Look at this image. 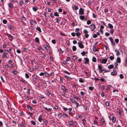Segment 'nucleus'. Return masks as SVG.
Returning a JSON list of instances; mask_svg holds the SVG:
<instances>
[{
  "label": "nucleus",
  "instance_id": "2eb2a0df",
  "mask_svg": "<svg viewBox=\"0 0 127 127\" xmlns=\"http://www.w3.org/2000/svg\"><path fill=\"white\" fill-rule=\"evenodd\" d=\"M42 115H40L38 118V120L40 123H41L42 122V121L43 120V119H42Z\"/></svg>",
  "mask_w": 127,
  "mask_h": 127
},
{
  "label": "nucleus",
  "instance_id": "13d9d810",
  "mask_svg": "<svg viewBox=\"0 0 127 127\" xmlns=\"http://www.w3.org/2000/svg\"><path fill=\"white\" fill-rule=\"evenodd\" d=\"M52 43L53 44H55L56 43V40L55 39H53L52 41Z\"/></svg>",
  "mask_w": 127,
  "mask_h": 127
},
{
  "label": "nucleus",
  "instance_id": "4be33fe9",
  "mask_svg": "<svg viewBox=\"0 0 127 127\" xmlns=\"http://www.w3.org/2000/svg\"><path fill=\"white\" fill-rule=\"evenodd\" d=\"M114 51L115 52H116V55L117 56H118L120 55V53L119 51H117L116 50H115Z\"/></svg>",
  "mask_w": 127,
  "mask_h": 127
},
{
  "label": "nucleus",
  "instance_id": "603ef678",
  "mask_svg": "<svg viewBox=\"0 0 127 127\" xmlns=\"http://www.w3.org/2000/svg\"><path fill=\"white\" fill-rule=\"evenodd\" d=\"M81 54L83 56H84L85 55V52L83 51V52L81 53Z\"/></svg>",
  "mask_w": 127,
  "mask_h": 127
},
{
  "label": "nucleus",
  "instance_id": "4468645a",
  "mask_svg": "<svg viewBox=\"0 0 127 127\" xmlns=\"http://www.w3.org/2000/svg\"><path fill=\"white\" fill-rule=\"evenodd\" d=\"M98 43V42H97L96 43V44L93 47V51L94 52H95L97 51H98V50H97L96 49V43Z\"/></svg>",
  "mask_w": 127,
  "mask_h": 127
},
{
  "label": "nucleus",
  "instance_id": "423d86ee",
  "mask_svg": "<svg viewBox=\"0 0 127 127\" xmlns=\"http://www.w3.org/2000/svg\"><path fill=\"white\" fill-rule=\"evenodd\" d=\"M78 46L80 48L82 49L84 48V46L83 45V43L82 41H80L77 43Z\"/></svg>",
  "mask_w": 127,
  "mask_h": 127
},
{
  "label": "nucleus",
  "instance_id": "e2e57ef3",
  "mask_svg": "<svg viewBox=\"0 0 127 127\" xmlns=\"http://www.w3.org/2000/svg\"><path fill=\"white\" fill-rule=\"evenodd\" d=\"M105 104L106 105V106H108L109 105V104L107 101H106L105 103Z\"/></svg>",
  "mask_w": 127,
  "mask_h": 127
},
{
  "label": "nucleus",
  "instance_id": "f3484780",
  "mask_svg": "<svg viewBox=\"0 0 127 127\" xmlns=\"http://www.w3.org/2000/svg\"><path fill=\"white\" fill-rule=\"evenodd\" d=\"M7 34L8 37H9H9H10V38H9L10 39L12 40L13 39V38L12 37V36L10 34L8 33H7Z\"/></svg>",
  "mask_w": 127,
  "mask_h": 127
},
{
  "label": "nucleus",
  "instance_id": "de8ad7c7",
  "mask_svg": "<svg viewBox=\"0 0 127 127\" xmlns=\"http://www.w3.org/2000/svg\"><path fill=\"white\" fill-rule=\"evenodd\" d=\"M77 57L76 56H73V59L74 60H77Z\"/></svg>",
  "mask_w": 127,
  "mask_h": 127
},
{
  "label": "nucleus",
  "instance_id": "09e8293b",
  "mask_svg": "<svg viewBox=\"0 0 127 127\" xmlns=\"http://www.w3.org/2000/svg\"><path fill=\"white\" fill-rule=\"evenodd\" d=\"M3 23L4 24H6L7 23V21L5 19H4L2 21Z\"/></svg>",
  "mask_w": 127,
  "mask_h": 127
},
{
  "label": "nucleus",
  "instance_id": "f8f14e48",
  "mask_svg": "<svg viewBox=\"0 0 127 127\" xmlns=\"http://www.w3.org/2000/svg\"><path fill=\"white\" fill-rule=\"evenodd\" d=\"M109 40L110 41L112 44L113 45H115V43L112 38L111 37H110L109 38Z\"/></svg>",
  "mask_w": 127,
  "mask_h": 127
},
{
  "label": "nucleus",
  "instance_id": "6e6d98bb",
  "mask_svg": "<svg viewBox=\"0 0 127 127\" xmlns=\"http://www.w3.org/2000/svg\"><path fill=\"white\" fill-rule=\"evenodd\" d=\"M8 52V50H6L3 52V54H7Z\"/></svg>",
  "mask_w": 127,
  "mask_h": 127
},
{
  "label": "nucleus",
  "instance_id": "f257e3e1",
  "mask_svg": "<svg viewBox=\"0 0 127 127\" xmlns=\"http://www.w3.org/2000/svg\"><path fill=\"white\" fill-rule=\"evenodd\" d=\"M75 33L72 32L71 33V35L73 37H75V35L79 38L81 35V33L80 32V29L78 28H76L75 30Z\"/></svg>",
  "mask_w": 127,
  "mask_h": 127
},
{
  "label": "nucleus",
  "instance_id": "a878e982",
  "mask_svg": "<svg viewBox=\"0 0 127 127\" xmlns=\"http://www.w3.org/2000/svg\"><path fill=\"white\" fill-rule=\"evenodd\" d=\"M79 81L80 82L82 83L84 82L85 80L83 78H81L79 79Z\"/></svg>",
  "mask_w": 127,
  "mask_h": 127
},
{
  "label": "nucleus",
  "instance_id": "49530a36",
  "mask_svg": "<svg viewBox=\"0 0 127 127\" xmlns=\"http://www.w3.org/2000/svg\"><path fill=\"white\" fill-rule=\"evenodd\" d=\"M89 89L91 91H93V90L94 88L93 87H89Z\"/></svg>",
  "mask_w": 127,
  "mask_h": 127
},
{
  "label": "nucleus",
  "instance_id": "c9c22d12",
  "mask_svg": "<svg viewBox=\"0 0 127 127\" xmlns=\"http://www.w3.org/2000/svg\"><path fill=\"white\" fill-rule=\"evenodd\" d=\"M76 47L75 46H73L72 47V50L73 51H75L76 50Z\"/></svg>",
  "mask_w": 127,
  "mask_h": 127
},
{
  "label": "nucleus",
  "instance_id": "e433bc0d",
  "mask_svg": "<svg viewBox=\"0 0 127 127\" xmlns=\"http://www.w3.org/2000/svg\"><path fill=\"white\" fill-rule=\"evenodd\" d=\"M70 100L73 103H74L76 102L75 100L74 99L70 98Z\"/></svg>",
  "mask_w": 127,
  "mask_h": 127
},
{
  "label": "nucleus",
  "instance_id": "5701e85b",
  "mask_svg": "<svg viewBox=\"0 0 127 127\" xmlns=\"http://www.w3.org/2000/svg\"><path fill=\"white\" fill-rule=\"evenodd\" d=\"M44 74H45V77H49V74L46 72H44Z\"/></svg>",
  "mask_w": 127,
  "mask_h": 127
},
{
  "label": "nucleus",
  "instance_id": "f704fd0d",
  "mask_svg": "<svg viewBox=\"0 0 127 127\" xmlns=\"http://www.w3.org/2000/svg\"><path fill=\"white\" fill-rule=\"evenodd\" d=\"M43 121L45 124H47L48 123V121L46 119H43Z\"/></svg>",
  "mask_w": 127,
  "mask_h": 127
},
{
  "label": "nucleus",
  "instance_id": "2f4dec72",
  "mask_svg": "<svg viewBox=\"0 0 127 127\" xmlns=\"http://www.w3.org/2000/svg\"><path fill=\"white\" fill-rule=\"evenodd\" d=\"M79 18L82 20H83L85 19V17L84 16L81 15L80 16Z\"/></svg>",
  "mask_w": 127,
  "mask_h": 127
},
{
  "label": "nucleus",
  "instance_id": "79ce46f5",
  "mask_svg": "<svg viewBox=\"0 0 127 127\" xmlns=\"http://www.w3.org/2000/svg\"><path fill=\"white\" fill-rule=\"evenodd\" d=\"M91 23V21L90 20H88L87 21V24L88 25H89Z\"/></svg>",
  "mask_w": 127,
  "mask_h": 127
},
{
  "label": "nucleus",
  "instance_id": "58836bf2",
  "mask_svg": "<svg viewBox=\"0 0 127 127\" xmlns=\"http://www.w3.org/2000/svg\"><path fill=\"white\" fill-rule=\"evenodd\" d=\"M32 9L33 11L35 12H36L37 10V8L34 7H33Z\"/></svg>",
  "mask_w": 127,
  "mask_h": 127
},
{
  "label": "nucleus",
  "instance_id": "8fccbe9b",
  "mask_svg": "<svg viewBox=\"0 0 127 127\" xmlns=\"http://www.w3.org/2000/svg\"><path fill=\"white\" fill-rule=\"evenodd\" d=\"M42 96H39V99H44V97L43 96V95H42Z\"/></svg>",
  "mask_w": 127,
  "mask_h": 127
},
{
  "label": "nucleus",
  "instance_id": "7ed1b4c3",
  "mask_svg": "<svg viewBox=\"0 0 127 127\" xmlns=\"http://www.w3.org/2000/svg\"><path fill=\"white\" fill-rule=\"evenodd\" d=\"M109 118L110 120H112V122L113 123H114L116 120V119L115 117L113 116L112 114H110L109 117Z\"/></svg>",
  "mask_w": 127,
  "mask_h": 127
},
{
  "label": "nucleus",
  "instance_id": "4d7b16f0",
  "mask_svg": "<svg viewBox=\"0 0 127 127\" xmlns=\"http://www.w3.org/2000/svg\"><path fill=\"white\" fill-rule=\"evenodd\" d=\"M19 4L20 5L22 6L23 4V2L22 0H20L19 1Z\"/></svg>",
  "mask_w": 127,
  "mask_h": 127
},
{
  "label": "nucleus",
  "instance_id": "1a4fd4ad",
  "mask_svg": "<svg viewBox=\"0 0 127 127\" xmlns=\"http://www.w3.org/2000/svg\"><path fill=\"white\" fill-rule=\"evenodd\" d=\"M84 60L85 61L84 62V63L86 64H89V59L87 58H84Z\"/></svg>",
  "mask_w": 127,
  "mask_h": 127
},
{
  "label": "nucleus",
  "instance_id": "680f3d73",
  "mask_svg": "<svg viewBox=\"0 0 127 127\" xmlns=\"http://www.w3.org/2000/svg\"><path fill=\"white\" fill-rule=\"evenodd\" d=\"M54 14L55 16H59V15L57 13V12H55L54 13Z\"/></svg>",
  "mask_w": 127,
  "mask_h": 127
},
{
  "label": "nucleus",
  "instance_id": "39448f33",
  "mask_svg": "<svg viewBox=\"0 0 127 127\" xmlns=\"http://www.w3.org/2000/svg\"><path fill=\"white\" fill-rule=\"evenodd\" d=\"M102 66L101 65H98V68L99 70V71L100 73L104 71L105 70L102 69Z\"/></svg>",
  "mask_w": 127,
  "mask_h": 127
},
{
  "label": "nucleus",
  "instance_id": "0eeeda50",
  "mask_svg": "<svg viewBox=\"0 0 127 127\" xmlns=\"http://www.w3.org/2000/svg\"><path fill=\"white\" fill-rule=\"evenodd\" d=\"M89 27L91 29V30L93 31L94 30L95 28V26L94 24H92L90 25Z\"/></svg>",
  "mask_w": 127,
  "mask_h": 127
},
{
  "label": "nucleus",
  "instance_id": "cd10ccee",
  "mask_svg": "<svg viewBox=\"0 0 127 127\" xmlns=\"http://www.w3.org/2000/svg\"><path fill=\"white\" fill-rule=\"evenodd\" d=\"M27 109L30 110L31 111H32V107L29 105L27 106Z\"/></svg>",
  "mask_w": 127,
  "mask_h": 127
},
{
  "label": "nucleus",
  "instance_id": "774afa93",
  "mask_svg": "<svg viewBox=\"0 0 127 127\" xmlns=\"http://www.w3.org/2000/svg\"><path fill=\"white\" fill-rule=\"evenodd\" d=\"M5 67L7 70H8L9 68L8 66V65H5Z\"/></svg>",
  "mask_w": 127,
  "mask_h": 127
},
{
  "label": "nucleus",
  "instance_id": "c85d7f7f",
  "mask_svg": "<svg viewBox=\"0 0 127 127\" xmlns=\"http://www.w3.org/2000/svg\"><path fill=\"white\" fill-rule=\"evenodd\" d=\"M108 68L109 69H110L113 68H114V66L112 64L108 66Z\"/></svg>",
  "mask_w": 127,
  "mask_h": 127
},
{
  "label": "nucleus",
  "instance_id": "c756f323",
  "mask_svg": "<svg viewBox=\"0 0 127 127\" xmlns=\"http://www.w3.org/2000/svg\"><path fill=\"white\" fill-rule=\"evenodd\" d=\"M44 108L45 110H46L49 111H51L52 110V108H48L47 107H45Z\"/></svg>",
  "mask_w": 127,
  "mask_h": 127
},
{
  "label": "nucleus",
  "instance_id": "aec40b11",
  "mask_svg": "<svg viewBox=\"0 0 127 127\" xmlns=\"http://www.w3.org/2000/svg\"><path fill=\"white\" fill-rule=\"evenodd\" d=\"M116 62H117V63H121V59L120 57H118L117 58V59Z\"/></svg>",
  "mask_w": 127,
  "mask_h": 127
},
{
  "label": "nucleus",
  "instance_id": "37998d69",
  "mask_svg": "<svg viewBox=\"0 0 127 127\" xmlns=\"http://www.w3.org/2000/svg\"><path fill=\"white\" fill-rule=\"evenodd\" d=\"M109 58L111 60H113L114 59V57L113 56H110L109 57Z\"/></svg>",
  "mask_w": 127,
  "mask_h": 127
},
{
  "label": "nucleus",
  "instance_id": "dca6fc26",
  "mask_svg": "<svg viewBox=\"0 0 127 127\" xmlns=\"http://www.w3.org/2000/svg\"><path fill=\"white\" fill-rule=\"evenodd\" d=\"M44 48L46 49L47 50H48L49 49L50 47L49 46L46 44H45L44 45Z\"/></svg>",
  "mask_w": 127,
  "mask_h": 127
},
{
  "label": "nucleus",
  "instance_id": "20e7f679",
  "mask_svg": "<svg viewBox=\"0 0 127 127\" xmlns=\"http://www.w3.org/2000/svg\"><path fill=\"white\" fill-rule=\"evenodd\" d=\"M68 123L69 125L71 126L75 125V126H76L77 124V123L75 122H74L72 120L69 121Z\"/></svg>",
  "mask_w": 127,
  "mask_h": 127
},
{
  "label": "nucleus",
  "instance_id": "bf43d9fd",
  "mask_svg": "<svg viewBox=\"0 0 127 127\" xmlns=\"http://www.w3.org/2000/svg\"><path fill=\"white\" fill-rule=\"evenodd\" d=\"M105 35L106 36H108L110 35V34L109 33L106 32L105 33Z\"/></svg>",
  "mask_w": 127,
  "mask_h": 127
},
{
  "label": "nucleus",
  "instance_id": "a19ab883",
  "mask_svg": "<svg viewBox=\"0 0 127 127\" xmlns=\"http://www.w3.org/2000/svg\"><path fill=\"white\" fill-rule=\"evenodd\" d=\"M36 30H38V31H39L40 32H41V31L40 28L39 27H37L36 28Z\"/></svg>",
  "mask_w": 127,
  "mask_h": 127
},
{
  "label": "nucleus",
  "instance_id": "338daca9",
  "mask_svg": "<svg viewBox=\"0 0 127 127\" xmlns=\"http://www.w3.org/2000/svg\"><path fill=\"white\" fill-rule=\"evenodd\" d=\"M20 125L21 127H25V126L24 125V124L23 123H22L20 124Z\"/></svg>",
  "mask_w": 127,
  "mask_h": 127
},
{
  "label": "nucleus",
  "instance_id": "a18cd8bd",
  "mask_svg": "<svg viewBox=\"0 0 127 127\" xmlns=\"http://www.w3.org/2000/svg\"><path fill=\"white\" fill-rule=\"evenodd\" d=\"M31 123L34 125H36V123L35 122L33 121H31Z\"/></svg>",
  "mask_w": 127,
  "mask_h": 127
},
{
  "label": "nucleus",
  "instance_id": "4c0bfd02",
  "mask_svg": "<svg viewBox=\"0 0 127 127\" xmlns=\"http://www.w3.org/2000/svg\"><path fill=\"white\" fill-rule=\"evenodd\" d=\"M82 121H83V122L82 123V124H83L84 125L86 123V120L84 119L82 120Z\"/></svg>",
  "mask_w": 127,
  "mask_h": 127
},
{
  "label": "nucleus",
  "instance_id": "6e6552de",
  "mask_svg": "<svg viewBox=\"0 0 127 127\" xmlns=\"http://www.w3.org/2000/svg\"><path fill=\"white\" fill-rule=\"evenodd\" d=\"M84 14V9L81 8H80L79 10V14L80 15H83Z\"/></svg>",
  "mask_w": 127,
  "mask_h": 127
},
{
  "label": "nucleus",
  "instance_id": "f03ea898",
  "mask_svg": "<svg viewBox=\"0 0 127 127\" xmlns=\"http://www.w3.org/2000/svg\"><path fill=\"white\" fill-rule=\"evenodd\" d=\"M83 33L84 35V37H85L86 38H87L89 37V34H88L89 32L86 29L84 30Z\"/></svg>",
  "mask_w": 127,
  "mask_h": 127
},
{
  "label": "nucleus",
  "instance_id": "3c124183",
  "mask_svg": "<svg viewBox=\"0 0 127 127\" xmlns=\"http://www.w3.org/2000/svg\"><path fill=\"white\" fill-rule=\"evenodd\" d=\"M25 76L26 78L27 79H28L29 78V75L27 73H26L25 74Z\"/></svg>",
  "mask_w": 127,
  "mask_h": 127
},
{
  "label": "nucleus",
  "instance_id": "ea45409f",
  "mask_svg": "<svg viewBox=\"0 0 127 127\" xmlns=\"http://www.w3.org/2000/svg\"><path fill=\"white\" fill-rule=\"evenodd\" d=\"M94 124L95 125H97L98 126V122L96 120H95L94 121Z\"/></svg>",
  "mask_w": 127,
  "mask_h": 127
},
{
  "label": "nucleus",
  "instance_id": "bb28decb",
  "mask_svg": "<svg viewBox=\"0 0 127 127\" xmlns=\"http://www.w3.org/2000/svg\"><path fill=\"white\" fill-rule=\"evenodd\" d=\"M117 74V72L116 71H113L111 73V75H115Z\"/></svg>",
  "mask_w": 127,
  "mask_h": 127
},
{
  "label": "nucleus",
  "instance_id": "393cba45",
  "mask_svg": "<svg viewBox=\"0 0 127 127\" xmlns=\"http://www.w3.org/2000/svg\"><path fill=\"white\" fill-rule=\"evenodd\" d=\"M8 28L10 29L11 30H12L13 28V26L10 25H8Z\"/></svg>",
  "mask_w": 127,
  "mask_h": 127
},
{
  "label": "nucleus",
  "instance_id": "72a5a7b5",
  "mask_svg": "<svg viewBox=\"0 0 127 127\" xmlns=\"http://www.w3.org/2000/svg\"><path fill=\"white\" fill-rule=\"evenodd\" d=\"M64 77L65 78H66L68 79H71V77H69V76H68L67 75H64Z\"/></svg>",
  "mask_w": 127,
  "mask_h": 127
},
{
  "label": "nucleus",
  "instance_id": "9d476101",
  "mask_svg": "<svg viewBox=\"0 0 127 127\" xmlns=\"http://www.w3.org/2000/svg\"><path fill=\"white\" fill-rule=\"evenodd\" d=\"M100 63L102 64H105L106 63L107 61V59H100Z\"/></svg>",
  "mask_w": 127,
  "mask_h": 127
},
{
  "label": "nucleus",
  "instance_id": "864d4df0",
  "mask_svg": "<svg viewBox=\"0 0 127 127\" xmlns=\"http://www.w3.org/2000/svg\"><path fill=\"white\" fill-rule=\"evenodd\" d=\"M120 77L121 79H123L124 78L123 75L122 74H121L120 75Z\"/></svg>",
  "mask_w": 127,
  "mask_h": 127
},
{
  "label": "nucleus",
  "instance_id": "c03bdc74",
  "mask_svg": "<svg viewBox=\"0 0 127 127\" xmlns=\"http://www.w3.org/2000/svg\"><path fill=\"white\" fill-rule=\"evenodd\" d=\"M111 87V86L110 85H108L107 87V88L106 89V90H108L109 89H110Z\"/></svg>",
  "mask_w": 127,
  "mask_h": 127
},
{
  "label": "nucleus",
  "instance_id": "ddd939ff",
  "mask_svg": "<svg viewBox=\"0 0 127 127\" xmlns=\"http://www.w3.org/2000/svg\"><path fill=\"white\" fill-rule=\"evenodd\" d=\"M61 88L63 91L64 92H66L67 91V90L65 88V87L64 85H61Z\"/></svg>",
  "mask_w": 127,
  "mask_h": 127
},
{
  "label": "nucleus",
  "instance_id": "69168bd1",
  "mask_svg": "<svg viewBox=\"0 0 127 127\" xmlns=\"http://www.w3.org/2000/svg\"><path fill=\"white\" fill-rule=\"evenodd\" d=\"M44 75V72H41L39 74V75L40 76H43Z\"/></svg>",
  "mask_w": 127,
  "mask_h": 127
},
{
  "label": "nucleus",
  "instance_id": "052dcab7",
  "mask_svg": "<svg viewBox=\"0 0 127 127\" xmlns=\"http://www.w3.org/2000/svg\"><path fill=\"white\" fill-rule=\"evenodd\" d=\"M115 42L118 43L119 42V40L118 39H115Z\"/></svg>",
  "mask_w": 127,
  "mask_h": 127
},
{
  "label": "nucleus",
  "instance_id": "5fc2aeb1",
  "mask_svg": "<svg viewBox=\"0 0 127 127\" xmlns=\"http://www.w3.org/2000/svg\"><path fill=\"white\" fill-rule=\"evenodd\" d=\"M63 116V115L61 113H59L58 114V117L59 118H61Z\"/></svg>",
  "mask_w": 127,
  "mask_h": 127
},
{
  "label": "nucleus",
  "instance_id": "7c9ffc66",
  "mask_svg": "<svg viewBox=\"0 0 127 127\" xmlns=\"http://www.w3.org/2000/svg\"><path fill=\"white\" fill-rule=\"evenodd\" d=\"M92 61L93 62L95 63L96 62V60L95 57H93Z\"/></svg>",
  "mask_w": 127,
  "mask_h": 127
},
{
  "label": "nucleus",
  "instance_id": "0e129e2a",
  "mask_svg": "<svg viewBox=\"0 0 127 127\" xmlns=\"http://www.w3.org/2000/svg\"><path fill=\"white\" fill-rule=\"evenodd\" d=\"M97 35L96 34H93V37L94 38H96L97 37Z\"/></svg>",
  "mask_w": 127,
  "mask_h": 127
},
{
  "label": "nucleus",
  "instance_id": "6ab92c4d",
  "mask_svg": "<svg viewBox=\"0 0 127 127\" xmlns=\"http://www.w3.org/2000/svg\"><path fill=\"white\" fill-rule=\"evenodd\" d=\"M72 8L73 9L76 10L78 9V7L77 6L74 5L72 7Z\"/></svg>",
  "mask_w": 127,
  "mask_h": 127
},
{
  "label": "nucleus",
  "instance_id": "412c9836",
  "mask_svg": "<svg viewBox=\"0 0 127 127\" xmlns=\"http://www.w3.org/2000/svg\"><path fill=\"white\" fill-rule=\"evenodd\" d=\"M35 41L37 43H39V38L36 37L35 38Z\"/></svg>",
  "mask_w": 127,
  "mask_h": 127
},
{
  "label": "nucleus",
  "instance_id": "b1692460",
  "mask_svg": "<svg viewBox=\"0 0 127 127\" xmlns=\"http://www.w3.org/2000/svg\"><path fill=\"white\" fill-rule=\"evenodd\" d=\"M108 27L111 29H112L113 28V26L111 24L109 23L108 24Z\"/></svg>",
  "mask_w": 127,
  "mask_h": 127
},
{
  "label": "nucleus",
  "instance_id": "473e14b6",
  "mask_svg": "<svg viewBox=\"0 0 127 127\" xmlns=\"http://www.w3.org/2000/svg\"><path fill=\"white\" fill-rule=\"evenodd\" d=\"M101 122L103 123V124H104L105 123V121L104 120V119L103 118L101 119Z\"/></svg>",
  "mask_w": 127,
  "mask_h": 127
},
{
  "label": "nucleus",
  "instance_id": "a211bd4d",
  "mask_svg": "<svg viewBox=\"0 0 127 127\" xmlns=\"http://www.w3.org/2000/svg\"><path fill=\"white\" fill-rule=\"evenodd\" d=\"M8 6L10 9H12L13 7V5L11 3H9L8 4Z\"/></svg>",
  "mask_w": 127,
  "mask_h": 127
},
{
  "label": "nucleus",
  "instance_id": "9b49d317",
  "mask_svg": "<svg viewBox=\"0 0 127 127\" xmlns=\"http://www.w3.org/2000/svg\"><path fill=\"white\" fill-rule=\"evenodd\" d=\"M30 24L31 25L35 26L37 24L35 21H33V20H31L30 21Z\"/></svg>",
  "mask_w": 127,
  "mask_h": 127
}]
</instances>
